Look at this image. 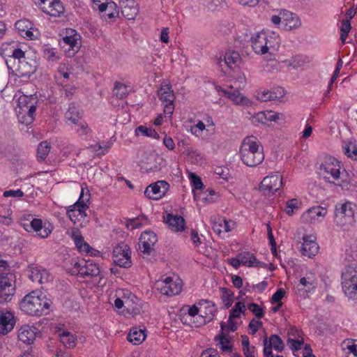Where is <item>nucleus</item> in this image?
I'll list each match as a JSON object with an SVG mask.
<instances>
[{
	"label": "nucleus",
	"instance_id": "1",
	"mask_svg": "<svg viewBox=\"0 0 357 357\" xmlns=\"http://www.w3.org/2000/svg\"><path fill=\"white\" fill-rule=\"evenodd\" d=\"M240 155L242 162L248 167H256L264 159L263 147L259 148V142L253 136L244 139Z\"/></svg>",
	"mask_w": 357,
	"mask_h": 357
},
{
	"label": "nucleus",
	"instance_id": "2",
	"mask_svg": "<svg viewBox=\"0 0 357 357\" xmlns=\"http://www.w3.org/2000/svg\"><path fill=\"white\" fill-rule=\"evenodd\" d=\"M20 305V309L26 314L40 317L49 312L50 301L45 296H39L36 292L32 291L22 298Z\"/></svg>",
	"mask_w": 357,
	"mask_h": 357
},
{
	"label": "nucleus",
	"instance_id": "3",
	"mask_svg": "<svg viewBox=\"0 0 357 357\" xmlns=\"http://www.w3.org/2000/svg\"><path fill=\"white\" fill-rule=\"evenodd\" d=\"M39 102L36 94L22 95L18 99L17 116L19 121L29 125L34 121V115Z\"/></svg>",
	"mask_w": 357,
	"mask_h": 357
},
{
	"label": "nucleus",
	"instance_id": "4",
	"mask_svg": "<svg viewBox=\"0 0 357 357\" xmlns=\"http://www.w3.org/2000/svg\"><path fill=\"white\" fill-rule=\"evenodd\" d=\"M342 286L344 294L352 300H357V265H346L342 273Z\"/></svg>",
	"mask_w": 357,
	"mask_h": 357
},
{
	"label": "nucleus",
	"instance_id": "5",
	"mask_svg": "<svg viewBox=\"0 0 357 357\" xmlns=\"http://www.w3.org/2000/svg\"><path fill=\"white\" fill-rule=\"evenodd\" d=\"M73 265L72 274L82 278L96 277L100 273L98 264L92 259H82L75 261Z\"/></svg>",
	"mask_w": 357,
	"mask_h": 357
},
{
	"label": "nucleus",
	"instance_id": "6",
	"mask_svg": "<svg viewBox=\"0 0 357 357\" xmlns=\"http://www.w3.org/2000/svg\"><path fill=\"white\" fill-rule=\"evenodd\" d=\"M356 206L349 202L337 204L335 210V219L338 225H351L355 222L354 214Z\"/></svg>",
	"mask_w": 357,
	"mask_h": 357
},
{
	"label": "nucleus",
	"instance_id": "7",
	"mask_svg": "<svg viewBox=\"0 0 357 357\" xmlns=\"http://www.w3.org/2000/svg\"><path fill=\"white\" fill-rule=\"evenodd\" d=\"M15 293V276L11 273L0 274V299L10 301Z\"/></svg>",
	"mask_w": 357,
	"mask_h": 357
},
{
	"label": "nucleus",
	"instance_id": "8",
	"mask_svg": "<svg viewBox=\"0 0 357 357\" xmlns=\"http://www.w3.org/2000/svg\"><path fill=\"white\" fill-rule=\"evenodd\" d=\"M81 36L77 33L75 29L67 31V35L63 38L61 45L62 48H65V45H68V48L65 49L67 56H74L80 50L81 47Z\"/></svg>",
	"mask_w": 357,
	"mask_h": 357
},
{
	"label": "nucleus",
	"instance_id": "9",
	"mask_svg": "<svg viewBox=\"0 0 357 357\" xmlns=\"http://www.w3.org/2000/svg\"><path fill=\"white\" fill-rule=\"evenodd\" d=\"M112 258L114 263L120 267L129 268L132 265L131 250L130 247L123 243L114 248Z\"/></svg>",
	"mask_w": 357,
	"mask_h": 357
},
{
	"label": "nucleus",
	"instance_id": "10",
	"mask_svg": "<svg viewBox=\"0 0 357 357\" xmlns=\"http://www.w3.org/2000/svg\"><path fill=\"white\" fill-rule=\"evenodd\" d=\"M283 185L282 177L278 174L270 175L264 178L259 184V190L263 195H273Z\"/></svg>",
	"mask_w": 357,
	"mask_h": 357
},
{
	"label": "nucleus",
	"instance_id": "11",
	"mask_svg": "<svg viewBox=\"0 0 357 357\" xmlns=\"http://www.w3.org/2000/svg\"><path fill=\"white\" fill-rule=\"evenodd\" d=\"M158 241L157 235L152 231L142 233L139 238V248L144 254L150 255L154 250L153 246Z\"/></svg>",
	"mask_w": 357,
	"mask_h": 357
},
{
	"label": "nucleus",
	"instance_id": "12",
	"mask_svg": "<svg viewBox=\"0 0 357 357\" xmlns=\"http://www.w3.org/2000/svg\"><path fill=\"white\" fill-rule=\"evenodd\" d=\"M28 278L33 282L43 284L47 282L51 278L50 273L45 268L31 265L27 268Z\"/></svg>",
	"mask_w": 357,
	"mask_h": 357
},
{
	"label": "nucleus",
	"instance_id": "13",
	"mask_svg": "<svg viewBox=\"0 0 357 357\" xmlns=\"http://www.w3.org/2000/svg\"><path fill=\"white\" fill-rule=\"evenodd\" d=\"M200 307L204 306V309L201 310L202 317L203 319L202 324H206L211 322L218 312L216 305L211 301L202 299L197 303Z\"/></svg>",
	"mask_w": 357,
	"mask_h": 357
},
{
	"label": "nucleus",
	"instance_id": "14",
	"mask_svg": "<svg viewBox=\"0 0 357 357\" xmlns=\"http://www.w3.org/2000/svg\"><path fill=\"white\" fill-rule=\"evenodd\" d=\"M15 325V318L10 311L0 310V334L6 335Z\"/></svg>",
	"mask_w": 357,
	"mask_h": 357
},
{
	"label": "nucleus",
	"instance_id": "15",
	"mask_svg": "<svg viewBox=\"0 0 357 357\" xmlns=\"http://www.w3.org/2000/svg\"><path fill=\"white\" fill-rule=\"evenodd\" d=\"M303 243L301 246V253L304 256L311 258L315 256L319 251V245L316 242V237L313 236L304 235Z\"/></svg>",
	"mask_w": 357,
	"mask_h": 357
},
{
	"label": "nucleus",
	"instance_id": "16",
	"mask_svg": "<svg viewBox=\"0 0 357 357\" xmlns=\"http://www.w3.org/2000/svg\"><path fill=\"white\" fill-rule=\"evenodd\" d=\"M253 50L258 54H264L268 52L267 33L264 31L259 32L255 37L251 38Z\"/></svg>",
	"mask_w": 357,
	"mask_h": 357
},
{
	"label": "nucleus",
	"instance_id": "17",
	"mask_svg": "<svg viewBox=\"0 0 357 357\" xmlns=\"http://www.w3.org/2000/svg\"><path fill=\"white\" fill-rule=\"evenodd\" d=\"M280 15H282V24L285 30L290 31L301 26V22L297 15L287 10H284Z\"/></svg>",
	"mask_w": 357,
	"mask_h": 357
},
{
	"label": "nucleus",
	"instance_id": "18",
	"mask_svg": "<svg viewBox=\"0 0 357 357\" xmlns=\"http://www.w3.org/2000/svg\"><path fill=\"white\" fill-rule=\"evenodd\" d=\"M36 328L29 325L22 326L18 332V339L20 341L26 344H31L33 343L36 336Z\"/></svg>",
	"mask_w": 357,
	"mask_h": 357
},
{
	"label": "nucleus",
	"instance_id": "19",
	"mask_svg": "<svg viewBox=\"0 0 357 357\" xmlns=\"http://www.w3.org/2000/svg\"><path fill=\"white\" fill-rule=\"evenodd\" d=\"M165 220L169 227L173 231H183L185 229V220L181 215L168 213L165 217Z\"/></svg>",
	"mask_w": 357,
	"mask_h": 357
},
{
	"label": "nucleus",
	"instance_id": "20",
	"mask_svg": "<svg viewBox=\"0 0 357 357\" xmlns=\"http://www.w3.org/2000/svg\"><path fill=\"white\" fill-rule=\"evenodd\" d=\"M231 223L234 224L231 220H227L222 217H218L212 222V229L215 234L221 236L222 234H225L231 230Z\"/></svg>",
	"mask_w": 357,
	"mask_h": 357
},
{
	"label": "nucleus",
	"instance_id": "21",
	"mask_svg": "<svg viewBox=\"0 0 357 357\" xmlns=\"http://www.w3.org/2000/svg\"><path fill=\"white\" fill-rule=\"evenodd\" d=\"M220 91H222L225 96H227L236 105L249 106L252 104V101H250L246 96L241 93L237 90H235L232 92L226 89H220Z\"/></svg>",
	"mask_w": 357,
	"mask_h": 357
},
{
	"label": "nucleus",
	"instance_id": "22",
	"mask_svg": "<svg viewBox=\"0 0 357 357\" xmlns=\"http://www.w3.org/2000/svg\"><path fill=\"white\" fill-rule=\"evenodd\" d=\"M84 190L82 188L78 200L73 205V208L76 210L78 216L84 218L86 216V210L89 207L87 202L89 201V191L86 189L87 197L84 198Z\"/></svg>",
	"mask_w": 357,
	"mask_h": 357
},
{
	"label": "nucleus",
	"instance_id": "23",
	"mask_svg": "<svg viewBox=\"0 0 357 357\" xmlns=\"http://www.w3.org/2000/svg\"><path fill=\"white\" fill-rule=\"evenodd\" d=\"M49 5L47 7H42L44 13L53 17H59L64 13V7L60 0L48 1Z\"/></svg>",
	"mask_w": 357,
	"mask_h": 357
},
{
	"label": "nucleus",
	"instance_id": "24",
	"mask_svg": "<svg viewBox=\"0 0 357 357\" xmlns=\"http://www.w3.org/2000/svg\"><path fill=\"white\" fill-rule=\"evenodd\" d=\"M27 227L30 228L31 231H36L43 238H47L52 232V229L43 226V221L39 218H33Z\"/></svg>",
	"mask_w": 357,
	"mask_h": 357
},
{
	"label": "nucleus",
	"instance_id": "25",
	"mask_svg": "<svg viewBox=\"0 0 357 357\" xmlns=\"http://www.w3.org/2000/svg\"><path fill=\"white\" fill-rule=\"evenodd\" d=\"M317 286V280L312 274L307 277H303L300 279L299 284L298 285V291H301L305 289L306 293L314 292Z\"/></svg>",
	"mask_w": 357,
	"mask_h": 357
},
{
	"label": "nucleus",
	"instance_id": "26",
	"mask_svg": "<svg viewBox=\"0 0 357 357\" xmlns=\"http://www.w3.org/2000/svg\"><path fill=\"white\" fill-rule=\"evenodd\" d=\"M83 111L75 102H71L69 105L68 111L65 114L66 119L70 121L72 123H77L80 119H82Z\"/></svg>",
	"mask_w": 357,
	"mask_h": 357
},
{
	"label": "nucleus",
	"instance_id": "27",
	"mask_svg": "<svg viewBox=\"0 0 357 357\" xmlns=\"http://www.w3.org/2000/svg\"><path fill=\"white\" fill-rule=\"evenodd\" d=\"M158 95L160 100L162 102H174V94L169 83L162 82Z\"/></svg>",
	"mask_w": 357,
	"mask_h": 357
},
{
	"label": "nucleus",
	"instance_id": "28",
	"mask_svg": "<svg viewBox=\"0 0 357 357\" xmlns=\"http://www.w3.org/2000/svg\"><path fill=\"white\" fill-rule=\"evenodd\" d=\"M225 327V324L222 322L220 324L221 333L215 337V340L218 342L220 348L222 351H231L233 346L229 344L230 341L227 338V335L224 333Z\"/></svg>",
	"mask_w": 357,
	"mask_h": 357
},
{
	"label": "nucleus",
	"instance_id": "29",
	"mask_svg": "<svg viewBox=\"0 0 357 357\" xmlns=\"http://www.w3.org/2000/svg\"><path fill=\"white\" fill-rule=\"evenodd\" d=\"M144 332V330L133 328L130 331L127 339L130 342L134 344H139L146 338V335Z\"/></svg>",
	"mask_w": 357,
	"mask_h": 357
},
{
	"label": "nucleus",
	"instance_id": "30",
	"mask_svg": "<svg viewBox=\"0 0 357 357\" xmlns=\"http://www.w3.org/2000/svg\"><path fill=\"white\" fill-rule=\"evenodd\" d=\"M144 195L147 197L149 199H158L164 196L163 193H162V190L160 189L159 184L158 181L149 185L145 191Z\"/></svg>",
	"mask_w": 357,
	"mask_h": 357
},
{
	"label": "nucleus",
	"instance_id": "31",
	"mask_svg": "<svg viewBox=\"0 0 357 357\" xmlns=\"http://www.w3.org/2000/svg\"><path fill=\"white\" fill-rule=\"evenodd\" d=\"M327 213V209L326 207L321 206H315L307 211L306 215L309 216L310 220H319V218H324Z\"/></svg>",
	"mask_w": 357,
	"mask_h": 357
},
{
	"label": "nucleus",
	"instance_id": "32",
	"mask_svg": "<svg viewBox=\"0 0 357 357\" xmlns=\"http://www.w3.org/2000/svg\"><path fill=\"white\" fill-rule=\"evenodd\" d=\"M189 179L192 187V192L194 199H197V194L196 190H203L205 188L202 183V178L195 173L190 172L189 174Z\"/></svg>",
	"mask_w": 357,
	"mask_h": 357
},
{
	"label": "nucleus",
	"instance_id": "33",
	"mask_svg": "<svg viewBox=\"0 0 357 357\" xmlns=\"http://www.w3.org/2000/svg\"><path fill=\"white\" fill-rule=\"evenodd\" d=\"M131 5L121 6V14L129 20H134L138 14V8L135 2H131Z\"/></svg>",
	"mask_w": 357,
	"mask_h": 357
},
{
	"label": "nucleus",
	"instance_id": "34",
	"mask_svg": "<svg viewBox=\"0 0 357 357\" xmlns=\"http://www.w3.org/2000/svg\"><path fill=\"white\" fill-rule=\"evenodd\" d=\"M182 289L181 280L172 281L169 286L162 288V293L167 296L177 295Z\"/></svg>",
	"mask_w": 357,
	"mask_h": 357
},
{
	"label": "nucleus",
	"instance_id": "35",
	"mask_svg": "<svg viewBox=\"0 0 357 357\" xmlns=\"http://www.w3.org/2000/svg\"><path fill=\"white\" fill-rule=\"evenodd\" d=\"M220 291L222 294V300L224 303V308L228 309L230 307L234 302V292L228 288L221 287Z\"/></svg>",
	"mask_w": 357,
	"mask_h": 357
},
{
	"label": "nucleus",
	"instance_id": "36",
	"mask_svg": "<svg viewBox=\"0 0 357 357\" xmlns=\"http://www.w3.org/2000/svg\"><path fill=\"white\" fill-rule=\"evenodd\" d=\"M241 59L240 54L234 50H229L225 54V63L230 68H233V65H236Z\"/></svg>",
	"mask_w": 357,
	"mask_h": 357
},
{
	"label": "nucleus",
	"instance_id": "37",
	"mask_svg": "<svg viewBox=\"0 0 357 357\" xmlns=\"http://www.w3.org/2000/svg\"><path fill=\"white\" fill-rule=\"evenodd\" d=\"M284 90L280 89V96H277L275 91H263L257 93V98L260 101L266 102L271 100L282 98L284 96Z\"/></svg>",
	"mask_w": 357,
	"mask_h": 357
},
{
	"label": "nucleus",
	"instance_id": "38",
	"mask_svg": "<svg viewBox=\"0 0 357 357\" xmlns=\"http://www.w3.org/2000/svg\"><path fill=\"white\" fill-rule=\"evenodd\" d=\"M240 258L241 264L249 267H252L255 261H257L256 257L254 254L249 252H242L238 255Z\"/></svg>",
	"mask_w": 357,
	"mask_h": 357
},
{
	"label": "nucleus",
	"instance_id": "39",
	"mask_svg": "<svg viewBox=\"0 0 357 357\" xmlns=\"http://www.w3.org/2000/svg\"><path fill=\"white\" fill-rule=\"evenodd\" d=\"M268 345H270L275 350L280 352L283 351L284 344L280 337L276 334L271 335L268 341Z\"/></svg>",
	"mask_w": 357,
	"mask_h": 357
},
{
	"label": "nucleus",
	"instance_id": "40",
	"mask_svg": "<svg viewBox=\"0 0 357 357\" xmlns=\"http://www.w3.org/2000/svg\"><path fill=\"white\" fill-rule=\"evenodd\" d=\"M245 305L243 302L236 303L234 307L230 310L229 319L239 318L241 314H245Z\"/></svg>",
	"mask_w": 357,
	"mask_h": 357
},
{
	"label": "nucleus",
	"instance_id": "41",
	"mask_svg": "<svg viewBox=\"0 0 357 357\" xmlns=\"http://www.w3.org/2000/svg\"><path fill=\"white\" fill-rule=\"evenodd\" d=\"M135 133L137 135H139L141 133L142 135L153 137L154 139H158L159 135L158 132L153 128H149L144 126H139L136 128Z\"/></svg>",
	"mask_w": 357,
	"mask_h": 357
},
{
	"label": "nucleus",
	"instance_id": "42",
	"mask_svg": "<svg viewBox=\"0 0 357 357\" xmlns=\"http://www.w3.org/2000/svg\"><path fill=\"white\" fill-rule=\"evenodd\" d=\"M50 151V143L47 141L41 142L37 149V157L38 159L43 160L46 158Z\"/></svg>",
	"mask_w": 357,
	"mask_h": 357
},
{
	"label": "nucleus",
	"instance_id": "43",
	"mask_svg": "<svg viewBox=\"0 0 357 357\" xmlns=\"http://www.w3.org/2000/svg\"><path fill=\"white\" fill-rule=\"evenodd\" d=\"M150 159H153L155 161L156 164H155L153 165H151L150 167H144L145 172H155L160 171L161 169L162 164L164 162L163 158L158 155H156L154 154H151ZM143 168H144V167H142V169Z\"/></svg>",
	"mask_w": 357,
	"mask_h": 357
},
{
	"label": "nucleus",
	"instance_id": "44",
	"mask_svg": "<svg viewBox=\"0 0 357 357\" xmlns=\"http://www.w3.org/2000/svg\"><path fill=\"white\" fill-rule=\"evenodd\" d=\"M345 261L348 263L347 265H357V245H354L346 250Z\"/></svg>",
	"mask_w": 357,
	"mask_h": 357
},
{
	"label": "nucleus",
	"instance_id": "45",
	"mask_svg": "<svg viewBox=\"0 0 357 357\" xmlns=\"http://www.w3.org/2000/svg\"><path fill=\"white\" fill-rule=\"evenodd\" d=\"M61 342L68 348H73L75 346V338L69 332H63L61 335Z\"/></svg>",
	"mask_w": 357,
	"mask_h": 357
},
{
	"label": "nucleus",
	"instance_id": "46",
	"mask_svg": "<svg viewBox=\"0 0 357 357\" xmlns=\"http://www.w3.org/2000/svg\"><path fill=\"white\" fill-rule=\"evenodd\" d=\"M343 149L347 157L357 159V144L355 142H349L343 146Z\"/></svg>",
	"mask_w": 357,
	"mask_h": 357
},
{
	"label": "nucleus",
	"instance_id": "47",
	"mask_svg": "<svg viewBox=\"0 0 357 357\" xmlns=\"http://www.w3.org/2000/svg\"><path fill=\"white\" fill-rule=\"evenodd\" d=\"M280 39L279 35L273 32L271 36H267V45H268V50L270 49H273V50H278L280 46Z\"/></svg>",
	"mask_w": 357,
	"mask_h": 357
},
{
	"label": "nucleus",
	"instance_id": "48",
	"mask_svg": "<svg viewBox=\"0 0 357 357\" xmlns=\"http://www.w3.org/2000/svg\"><path fill=\"white\" fill-rule=\"evenodd\" d=\"M114 91L116 96L119 99L124 98L128 93L127 86L118 82L114 84Z\"/></svg>",
	"mask_w": 357,
	"mask_h": 357
},
{
	"label": "nucleus",
	"instance_id": "49",
	"mask_svg": "<svg viewBox=\"0 0 357 357\" xmlns=\"http://www.w3.org/2000/svg\"><path fill=\"white\" fill-rule=\"evenodd\" d=\"M15 29L18 31L19 33L24 36V33L26 29L31 28V22L27 20H17L15 24Z\"/></svg>",
	"mask_w": 357,
	"mask_h": 357
},
{
	"label": "nucleus",
	"instance_id": "50",
	"mask_svg": "<svg viewBox=\"0 0 357 357\" xmlns=\"http://www.w3.org/2000/svg\"><path fill=\"white\" fill-rule=\"evenodd\" d=\"M74 124L77 126V128L75 130L79 136L87 135L88 133L91 132V129L89 128L88 124L82 119L77 122V123Z\"/></svg>",
	"mask_w": 357,
	"mask_h": 357
},
{
	"label": "nucleus",
	"instance_id": "51",
	"mask_svg": "<svg viewBox=\"0 0 357 357\" xmlns=\"http://www.w3.org/2000/svg\"><path fill=\"white\" fill-rule=\"evenodd\" d=\"M299 208V202L297 199L294 198L287 202L285 212L286 213L291 216L294 214V209H298Z\"/></svg>",
	"mask_w": 357,
	"mask_h": 357
},
{
	"label": "nucleus",
	"instance_id": "52",
	"mask_svg": "<svg viewBox=\"0 0 357 357\" xmlns=\"http://www.w3.org/2000/svg\"><path fill=\"white\" fill-rule=\"evenodd\" d=\"M248 309L259 319H261L264 316V310L262 308L255 303H249L248 305Z\"/></svg>",
	"mask_w": 357,
	"mask_h": 357
},
{
	"label": "nucleus",
	"instance_id": "53",
	"mask_svg": "<svg viewBox=\"0 0 357 357\" xmlns=\"http://www.w3.org/2000/svg\"><path fill=\"white\" fill-rule=\"evenodd\" d=\"M287 344L289 346L290 349L293 351H296L301 349L303 345L304 344L303 339L301 340H294L292 338L287 339Z\"/></svg>",
	"mask_w": 357,
	"mask_h": 357
},
{
	"label": "nucleus",
	"instance_id": "54",
	"mask_svg": "<svg viewBox=\"0 0 357 357\" xmlns=\"http://www.w3.org/2000/svg\"><path fill=\"white\" fill-rule=\"evenodd\" d=\"M71 237L73 239L77 250L82 249V246L83 245V243H85V241L84 240V237L80 234L79 231L78 230L72 231Z\"/></svg>",
	"mask_w": 357,
	"mask_h": 357
},
{
	"label": "nucleus",
	"instance_id": "55",
	"mask_svg": "<svg viewBox=\"0 0 357 357\" xmlns=\"http://www.w3.org/2000/svg\"><path fill=\"white\" fill-rule=\"evenodd\" d=\"M130 301H126L127 305L126 311L128 314H132L133 316L139 314L141 312L142 307L139 304H130Z\"/></svg>",
	"mask_w": 357,
	"mask_h": 357
},
{
	"label": "nucleus",
	"instance_id": "56",
	"mask_svg": "<svg viewBox=\"0 0 357 357\" xmlns=\"http://www.w3.org/2000/svg\"><path fill=\"white\" fill-rule=\"evenodd\" d=\"M321 169H324L326 173L330 174L333 178L337 179L340 177V172L339 169L334 168L331 165H325L321 166Z\"/></svg>",
	"mask_w": 357,
	"mask_h": 357
},
{
	"label": "nucleus",
	"instance_id": "57",
	"mask_svg": "<svg viewBox=\"0 0 357 357\" xmlns=\"http://www.w3.org/2000/svg\"><path fill=\"white\" fill-rule=\"evenodd\" d=\"M113 6H112L111 9H107L105 10V12L104 13L103 17H107L109 19H114L117 17H119V11L117 8V5L113 2Z\"/></svg>",
	"mask_w": 357,
	"mask_h": 357
},
{
	"label": "nucleus",
	"instance_id": "58",
	"mask_svg": "<svg viewBox=\"0 0 357 357\" xmlns=\"http://www.w3.org/2000/svg\"><path fill=\"white\" fill-rule=\"evenodd\" d=\"M286 294V291L282 288H279L277 289V291L273 294L271 302L273 304L277 303H281L280 301L282 299V298Z\"/></svg>",
	"mask_w": 357,
	"mask_h": 357
},
{
	"label": "nucleus",
	"instance_id": "59",
	"mask_svg": "<svg viewBox=\"0 0 357 357\" xmlns=\"http://www.w3.org/2000/svg\"><path fill=\"white\" fill-rule=\"evenodd\" d=\"M252 122L254 123H261V124H266L267 123V116H266V112H260L256 114L255 116H252Z\"/></svg>",
	"mask_w": 357,
	"mask_h": 357
},
{
	"label": "nucleus",
	"instance_id": "60",
	"mask_svg": "<svg viewBox=\"0 0 357 357\" xmlns=\"http://www.w3.org/2000/svg\"><path fill=\"white\" fill-rule=\"evenodd\" d=\"M24 195V192L22 190L18 189L17 190H10L3 192V196L5 197H22Z\"/></svg>",
	"mask_w": 357,
	"mask_h": 357
},
{
	"label": "nucleus",
	"instance_id": "61",
	"mask_svg": "<svg viewBox=\"0 0 357 357\" xmlns=\"http://www.w3.org/2000/svg\"><path fill=\"white\" fill-rule=\"evenodd\" d=\"M67 215L70 220L75 224L76 221L78 220L79 216L76 213V210H75V208H73V205L69 206V208H68Z\"/></svg>",
	"mask_w": 357,
	"mask_h": 357
},
{
	"label": "nucleus",
	"instance_id": "62",
	"mask_svg": "<svg viewBox=\"0 0 357 357\" xmlns=\"http://www.w3.org/2000/svg\"><path fill=\"white\" fill-rule=\"evenodd\" d=\"M264 357H269L273 355L272 347L268 345V340L266 337L264 340V350H263Z\"/></svg>",
	"mask_w": 357,
	"mask_h": 357
},
{
	"label": "nucleus",
	"instance_id": "63",
	"mask_svg": "<svg viewBox=\"0 0 357 357\" xmlns=\"http://www.w3.org/2000/svg\"><path fill=\"white\" fill-rule=\"evenodd\" d=\"M228 172H229L228 169H224L221 167H217L214 170L215 174L220 176V177L225 180L227 179V176L229 174Z\"/></svg>",
	"mask_w": 357,
	"mask_h": 357
},
{
	"label": "nucleus",
	"instance_id": "64",
	"mask_svg": "<svg viewBox=\"0 0 357 357\" xmlns=\"http://www.w3.org/2000/svg\"><path fill=\"white\" fill-rule=\"evenodd\" d=\"M231 282L234 287L237 289H240L243 287V280L238 275H232L231 276Z\"/></svg>",
	"mask_w": 357,
	"mask_h": 357
}]
</instances>
